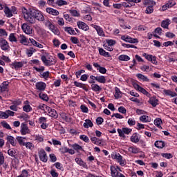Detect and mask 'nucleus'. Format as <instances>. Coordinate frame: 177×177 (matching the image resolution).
I'll list each match as a JSON object with an SVG mask.
<instances>
[{"mask_svg": "<svg viewBox=\"0 0 177 177\" xmlns=\"http://www.w3.org/2000/svg\"><path fill=\"white\" fill-rule=\"evenodd\" d=\"M106 44L109 46H113V45H115V40L106 39Z\"/></svg>", "mask_w": 177, "mask_h": 177, "instance_id": "nucleus-48", "label": "nucleus"}, {"mask_svg": "<svg viewBox=\"0 0 177 177\" xmlns=\"http://www.w3.org/2000/svg\"><path fill=\"white\" fill-rule=\"evenodd\" d=\"M12 66L15 67V68H21V67H23V63L22 62H14L12 64Z\"/></svg>", "mask_w": 177, "mask_h": 177, "instance_id": "nucleus-40", "label": "nucleus"}, {"mask_svg": "<svg viewBox=\"0 0 177 177\" xmlns=\"http://www.w3.org/2000/svg\"><path fill=\"white\" fill-rule=\"evenodd\" d=\"M121 39L125 41V42H129V44H138L139 42L138 39H133L129 36L125 37L123 35L121 37Z\"/></svg>", "mask_w": 177, "mask_h": 177, "instance_id": "nucleus-4", "label": "nucleus"}, {"mask_svg": "<svg viewBox=\"0 0 177 177\" xmlns=\"http://www.w3.org/2000/svg\"><path fill=\"white\" fill-rule=\"evenodd\" d=\"M123 129V133H126V135H129V133H131L132 132V129H128L127 127L122 128Z\"/></svg>", "mask_w": 177, "mask_h": 177, "instance_id": "nucleus-54", "label": "nucleus"}, {"mask_svg": "<svg viewBox=\"0 0 177 177\" xmlns=\"http://www.w3.org/2000/svg\"><path fill=\"white\" fill-rule=\"evenodd\" d=\"M7 140L12 145V146H16V141L15 140V138L12 136H8L7 137Z\"/></svg>", "mask_w": 177, "mask_h": 177, "instance_id": "nucleus-23", "label": "nucleus"}, {"mask_svg": "<svg viewBox=\"0 0 177 177\" xmlns=\"http://www.w3.org/2000/svg\"><path fill=\"white\" fill-rule=\"evenodd\" d=\"M161 124H162V120H161V118H156L154 120V124L158 127V128H162Z\"/></svg>", "mask_w": 177, "mask_h": 177, "instance_id": "nucleus-33", "label": "nucleus"}, {"mask_svg": "<svg viewBox=\"0 0 177 177\" xmlns=\"http://www.w3.org/2000/svg\"><path fill=\"white\" fill-rule=\"evenodd\" d=\"M70 13L72 15V16H74L75 17H80V14L78 13L77 10H69Z\"/></svg>", "mask_w": 177, "mask_h": 177, "instance_id": "nucleus-41", "label": "nucleus"}, {"mask_svg": "<svg viewBox=\"0 0 177 177\" xmlns=\"http://www.w3.org/2000/svg\"><path fill=\"white\" fill-rule=\"evenodd\" d=\"M8 154H9L11 157H14L15 158H17V151L15 149H11L8 151Z\"/></svg>", "mask_w": 177, "mask_h": 177, "instance_id": "nucleus-17", "label": "nucleus"}, {"mask_svg": "<svg viewBox=\"0 0 177 177\" xmlns=\"http://www.w3.org/2000/svg\"><path fill=\"white\" fill-rule=\"evenodd\" d=\"M24 17L26 21L30 23V24H34L35 23V19L39 21H44L45 17L39 10L34 9H29L28 10L26 8L22 10Z\"/></svg>", "mask_w": 177, "mask_h": 177, "instance_id": "nucleus-1", "label": "nucleus"}, {"mask_svg": "<svg viewBox=\"0 0 177 177\" xmlns=\"http://www.w3.org/2000/svg\"><path fill=\"white\" fill-rule=\"evenodd\" d=\"M172 45H174V42L172 41H166L165 43H163V46H172Z\"/></svg>", "mask_w": 177, "mask_h": 177, "instance_id": "nucleus-61", "label": "nucleus"}, {"mask_svg": "<svg viewBox=\"0 0 177 177\" xmlns=\"http://www.w3.org/2000/svg\"><path fill=\"white\" fill-rule=\"evenodd\" d=\"M9 39L10 42H17V39H16V37H15V34L11 33L9 37Z\"/></svg>", "mask_w": 177, "mask_h": 177, "instance_id": "nucleus-46", "label": "nucleus"}, {"mask_svg": "<svg viewBox=\"0 0 177 177\" xmlns=\"http://www.w3.org/2000/svg\"><path fill=\"white\" fill-rule=\"evenodd\" d=\"M46 12L47 13H49V15H53V16H57L59 15V11L50 8H47Z\"/></svg>", "mask_w": 177, "mask_h": 177, "instance_id": "nucleus-13", "label": "nucleus"}, {"mask_svg": "<svg viewBox=\"0 0 177 177\" xmlns=\"http://www.w3.org/2000/svg\"><path fill=\"white\" fill-rule=\"evenodd\" d=\"M155 146L158 149H163V147H165V143L163 141H156L155 142Z\"/></svg>", "mask_w": 177, "mask_h": 177, "instance_id": "nucleus-21", "label": "nucleus"}, {"mask_svg": "<svg viewBox=\"0 0 177 177\" xmlns=\"http://www.w3.org/2000/svg\"><path fill=\"white\" fill-rule=\"evenodd\" d=\"M62 118H63V120H64L66 122H71V118H70L67 113H62Z\"/></svg>", "mask_w": 177, "mask_h": 177, "instance_id": "nucleus-34", "label": "nucleus"}, {"mask_svg": "<svg viewBox=\"0 0 177 177\" xmlns=\"http://www.w3.org/2000/svg\"><path fill=\"white\" fill-rule=\"evenodd\" d=\"M143 3L145 5H156V2L151 0H143Z\"/></svg>", "mask_w": 177, "mask_h": 177, "instance_id": "nucleus-47", "label": "nucleus"}, {"mask_svg": "<svg viewBox=\"0 0 177 177\" xmlns=\"http://www.w3.org/2000/svg\"><path fill=\"white\" fill-rule=\"evenodd\" d=\"M118 59H119V60H121L122 62H128V60H130L131 58L128 55H122L119 56Z\"/></svg>", "mask_w": 177, "mask_h": 177, "instance_id": "nucleus-27", "label": "nucleus"}, {"mask_svg": "<svg viewBox=\"0 0 177 177\" xmlns=\"http://www.w3.org/2000/svg\"><path fill=\"white\" fill-rule=\"evenodd\" d=\"M50 175L53 176V177H59V174H57V172H56L55 170H51L50 171Z\"/></svg>", "mask_w": 177, "mask_h": 177, "instance_id": "nucleus-64", "label": "nucleus"}, {"mask_svg": "<svg viewBox=\"0 0 177 177\" xmlns=\"http://www.w3.org/2000/svg\"><path fill=\"white\" fill-rule=\"evenodd\" d=\"M153 12H154V8H153V6H149L147 7L145 10V13H147V15H151V13H153Z\"/></svg>", "mask_w": 177, "mask_h": 177, "instance_id": "nucleus-32", "label": "nucleus"}, {"mask_svg": "<svg viewBox=\"0 0 177 177\" xmlns=\"http://www.w3.org/2000/svg\"><path fill=\"white\" fill-rule=\"evenodd\" d=\"M91 89L95 92H100V91H102V88H100L97 84H92Z\"/></svg>", "mask_w": 177, "mask_h": 177, "instance_id": "nucleus-31", "label": "nucleus"}, {"mask_svg": "<svg viewBox=\"0 0 177 177\" xmlns=\"http://www.w3.org/2000/svg\"><path fill=\"white\" fill-rule=\"evenodd\" d=\"M118 132L119 133V136H120L121 138H125V135L124 134V130L122 129H118Z\"/></svg>", "mask_w": 177, "mask_h": 177, "instance_id": "nucleus-56", "label": "nucleus"}, {"mask_svg": "<svg viewBox=\"0 0 177 177\" xmlns=\"http://www.w3.org/2000/svg\"><path fill=\"white\" fill-rule=\"evenodd\" d=\"M83 127L84 128H92L93 127V123L92 122V121L89 119H86L85 120V122L83 124Z\"/></svg>", "mask_w": 177, "mask_h": 177, "instance_id": "nucleus-15", "label": "nucleus"}, {"mask_svg": "<svg viewBox=\"0 0 177 177\" xmlns=\"http://www.w3.org/2000/svg\"><path fill=\"white\" fill-rule=\"evenodd\" d=\"M95 81L100 82V84H106V77L101 75V76H96L95 77Z\"/></svg>", "mask_w": 177, "mask_h": 177, "instance_id": "nucleus-16", "label": "nucleus"}, {"mask_svg": "<svg viewBox=\"0 0 177 177\" xmlns=\"http://www.w3.org/2000/svg\"><path fill=\"white\" fill-rule=\"evenodd\" d=\"M97 70L101 73V74H106L107 70H106V68L104 67H100L97 68Z\"/></svg>", "mask_w": 177, "mask_h": 177, "instance_id": "nucleus-58", "label": "nucleus"}, {"mask_svg": "<svg viewBox=\"0 0 177 177\" xmlns=\"http://www.w3.org/2000/svg\"><path fill=\"white\" fill-rule=\"evenodd\" d=\"M99 53L101 56H104V57H111L110 54L106 52L103 48L99 49Z\"/></svg>", "mask_w": 177, "mask_h": 177, "instance_id": "nucleus-22", "label": "nucleus"}, {"mask_svg": "<svg viewBox=\"0 0 177 177\" xmlns=\"http://www.w3.org/2000/svg\"><path fill=\"white\" fill-rule=\"evenodd\" d=\"M24 111H26V113H30L31 110H32V108H31V106L30 105H25L23 107Z\"/></svg>", "mask_w": 177, "mask_h": 177, "instance_id": "nucleus-39", "label": "nucleus"}, {"mask_svg": "<svg viewBox=\"0 0 177 177\" xmlns=\"http://www.w3.org/2000/svg\"><path fill=\"white\" fill-rule=\"evenodd\" d=\"M49 30H50V31H52L55 35H60V30H59V29H57L55 25L51 26Z\"/></svg>", "mask_w": 177, "mask_h": 177, "instance_id": "nucleus-18", "label": "nucleus"}, {"mask_svg": "<svg viewBox=\"0 0 177 177\" xmlns=\"http://www.w3.org/2000/svg\"><path fill=\"white\" fill-rule=\"evenodd\" d=\"M103 118L102 117H98L97 119H96V122L97 124V125H102V124H103Z\"/></svg>", "mask_w": 177, "mask_h": 177, "instance_id": "nucleus-55", "label": "nucleus"}, {"mask_svg": "<svg viewBox=\"0 0 177 177\" xmlns=\"http://www.w3.org/2000/svg\"><path fill=\"white\" fill-rule=\"evenodd\" d=\"M97 32L98 35H100L101 37H104V32H103V29L100 27V28L97 30Z\"/></svg>", "mask_w": 177, "mask_h": 177, "instance_id": "nucleus-59", "label": "nucleus"}, {"mask_svg": "<svg viewBox=\"0 0 177 177\" xmlns=\"http://www.w3.org/2000/svg\"><path fill=\"white\" fill-rule=\"evenodd\" d=\"M77 26L84 31H88L89 30V26L82 21H77Z\"/></svg>", "mask_w": 177, "mask_h": 177, "instance_id": "nucleus-9", "label": "nucleus"}, {"mask_svg": "<svg viewBox=\"0 0 177 177\" xmlns=\"http://www.w3.org/2000/svg\"><path fill=\"white\" fill-rule=\"evenodd\" d=\"M0 46L3 50H8L9 49V44L6 39H0Z\"/></svg>", "mask_w": 177, "mask_h": 177, "instance_id": "nucleus-7", "label": "nucleus"}, {"mask_svg": "<svg viewBox=\"0 0 177 177\" xmlns=\"http://www.w3.org/2000/svg\"><path fill=\"white\" fill-rule=\"evenodd\" d=\"M171 20L169 19H166L165 21H162L161 22V27L163 28H168V26L170 24Z\"/></svg>", "mask_w": 177, "mask_h": 177, "instance_id": "nucleus-24", "label": "nucleus"}, {"mask_svg": "<svg viewBox=\"0 0 177 177\" xmlns=\"http://www.w3.org/2000/svg\"><path fill=\"white\" fill-rule=\"evenodd\" d=\"M80 138L82 140H84V142H86V143H88V142H89V138H88V136L85 135H82L80 136Z\"/></svg>", "mask_w": 177, "mask_h": 177, "instance_id": "nucleus-51", "label": "nucleus"}, {"mask_svg": "<svg viewBox=\"0 0 177 177\" xmlns=\"http://www.w3.org/2000/svg\"><path fill=\"white\" fill-rule=\"evenodd\" d=\"M21 28L25 34H27L28 35L32 34V29L31 28L30 26H28V24H24Z\"/></svg>", "mask_w": 177, "mask_h": 177, "instance_id": "nucleus-3", "label": "nucleus"}, {"mask_svg": "<svg viewBox=\"0 0 177 177\" xmlns=\"http://www.w3.org/2000/svg\"><path fill=\"white\" fill-rule=\"evenodd\" d=\"M118 111L119 113H122V114H127V109L124 106H120Z\"/></svg>", "mask_w": 177, "mask_h": 177, "instance_id": "nucleus-52", "label": "nucleus"}, {"mask_svg": "<svg viewBox=\"0 0 177 177\" xmlns=\"http://www.w3.org/2000/svg\"><path fill=\"white\" fill-rule=\"evenodd\" d=\"M122 93L120 91V88H118V87H115V97L116 99H120L122 95H121Z\"/></svg>", "mask_w": 177, "mask_h": 177, "instance_id": "nucleus-30", "label": "nucleus"}, {"mask_svg": "<svg viewBox=\"0 0 177 177\" xmlns=\"http://www.w3.org/2000/svg\"><path fill=\"white\" fill-rule=\"evenodd\" d=\"M149 103L153 106V107H156L157 104H158V100L156 97H151L149 100Z\"/></svg>", "mask_w": 177, "mask_h": 177, "instance_id": "nucleus-12", "label": "nucleus"}, {"mask_svg": "<svg viewBox=\"0 0 177 177\" xmlns=\"http://www.w3.org/2000/svg\"><path fill=\"white\" fill-rule=\"evenodd\" d=\"M1 125L3 128H6V129H12L10 125H9V124H8L6 122H2Z\"/></svg>", "mask_w": 177, "mask_h": 177, "instance_id": "nucleus-50", "label": "nucleus"}, {"mask_svg": "<svg viewBox=\"0 0 177 177\" xmlns=\"http://www.w3.org/2000/svg\"><path fill=\"white\" fill-rule=\"evenodd\" d=\"M23 139H26V138L19 137V136L16 138V140H17V142L19 143L21 146H26V143H24V142L23 141Z\"/></svg>", "mask_w": 177, "mask_h": 177, "instance_id": "nucleus-37", "label": "nucleus"}, {"mask_svg": "<svg viewBox=\"0 0 177 177\" xmlns=\"http://www.w3.org/2000/svg\"><path fill=\"white\" fill-rule=\"evenodd\" d=\"M20 43L26 45L27 44V38L24 35H20Z\"/></svg>", "mask_w": 177, "mask_h": 177, "instance_id": "nucleus-43", "label": "nucleus"}, {"mask_svg": "<svg viewBox=\"0 0 177 177\" xmlns=\"http://www.w3.org/2000/svg\"><path fill=\"white\" fill-rule=\"evenodd\" d=\"M161 156L164 158H167V160H169V158H172V157H174L171 153H161Z\"/></svg>", "mask_w": 177, "mask_h": 177, "instance_id": "nucleus-45", "label": "nucleus"}, {"mask_svg": "<svg viewBox=\"0 0 177 177\" xmlns=\"http://www.w3.org/2000/svg\"><path fill=\"white\" fill-rule=\"evenodd\" d=\"M39 97H40V99H41L42 100H45L46 102H48L49 100V97H48V95L44 93H40L39 94Z\"/></svg>", "mask_w": 177, "mask_h": 177, "instance_id": "nucleus-29", "label": "nucleus"}, {"mask_svg": "<svg viewBox=\"0 0 177 177\" xmlns=\"http://www.w3.org/2000/svg\"><path fill=\"white\" fill-rule=\"evenodd\" d=\"M64 31L70 34L71 35H75L77 33L75 32V30L73 29L71 27H65Z\"/></svg>", "mask_w": 177, "mask_h": 177, "instance_id": "nucleus-19", "label": "nucleus"}, {"mask_svg": "<svg viewBox=\"0 0 177 177\" xmlns=\"http://www.w3.org/2000/svg\"><path fill=\"white\" fill-rule=\"evenodd\" d=\"M166 5H167V8H172V6H175V5H176V3L172 0H170L167 2V3H166Z\"/></svg>", "mask_w": 177, "mask_h": 177, "instance_id": "nucleus-49", "label": "nucleus"}, {"mask_svg": "<svg viewBox=\"0 0 177 177\" xmlns=\"http://www.w3.org/2000/svg\"><path fill=\"white\" fill-rule=\"evenodd\" d=\"M140 121L142 122H150V119H149L147 115H142L140 118Z\"/></svg>", "mask_w": 177, "mask_h": 177, "instance_id": "nucleus-35", "label": "nucleus"}, {"mask_svg": "<svg viewBox=\"0 0 177 177\" xmlns=\"http://www.w3.org/2000/svg\"><path fill=\"white\" fill-rule=\"evenodd\" d=\"M111 176L113 177H117L119 175L118 171L114 166L111 167Z\"/></svg>", "mask_w": 177, "mask_h": 177, "instance_id": "nucleus-20", "label": "nucleus"}, {"mask_svg": "<svg viewBox=\"0 0 177 177\" xmlns=\"http://www.w3.org/2000/svg\"><path fill=\"white\" fill-rule=\"evenodd\" d=\"M129 151L131 153H133L134 154H136V153H139V150H138V148H135L133 147H130L129 148Z\"/></svg>", "mask_w": 177, "mask_h": 177, "instance_id": "nucleus-44", "label": "nucleus"}, {"mask_svg": "<svg viewBox=\"0 0 177 177\" xmlns=\"http://www.w3.org/2000/svg\"><path fill=\"white\" fill-rule=\"evenodd\" d=\"M48 115L50 117H52L53 118H57L58 115L57 112L56 110L51 109L48 112Z\"/></svg>", "mask_w": 177, "mask_h": 177, "instance_id": "nucleus-14", "label": "nucleus"}, {"mask_svg": "<svg viewBox=\"0 0 177 177\" xmlns=\"http://www.w3.org/2000/svg\"><path fill=\"white\" fill-rule=\"evenodd\" d=\"M50 158L52 162H56V161L57 160V158H56V156H55L54 153L50 154Z\"/></svg>", "mask_w": 177, "mask_h": 177, "instance_id": "nucleus-53", "label": "nucleus"}, {"mask_svg": "<svg viewBox=\"0 0 177 177\" xmlns=\"http://www.w3.org/2000/svg\"><path fill=\"white\" fill-rule=\"evenodd\" d=\"M55 3L58 6H64V5H68V3L64 0H57Z\"/></svg>", "mask_w": 177, "mask_h": 177, "instance_id": "nucleus-28", "label": "nucleus"}, {"mask_svg": "<svg viewBox=\"0 0 177 177\" xmlns=\"http://www.w3.org/2000/svg\"><path fill=\"white\" fill-rule=\"evenodd\" d=\"M73 149L74 150H76L77 151H80V150H82V147L80 146L78 144H74L72 145Z\"/></svg>", "mask_w": 177, "mask_h": 177, "instance_id": "nucleus-42", "label": "nucleus"}, {"mask_svg": "<svg viewBox=\"0 0 177 177\" xmlns=\"http://www.w3.org/2000/svg\"><path fill=\"white\" fill-rule=\"evenodd\" d=\"M4 13L7 17H12V16H13V14L12 13V10H10V9H9L8 7L5 8Z\"/></svg>", "mask_w": 177, "mask_h": 177, "instance_id": "nucleus-25", "label": "nucleus"}, {"mask_svg": "<svg viewBox=\"0 0 177 177\" xmlns=\"http://www.w3.org/2000/svg\"><path fill=\"white\" fill-rule=\"evenodd\" d=\"M0 118H8V115L6 112L0 111Z\"/></svg>", "mask_w": 177, "mask_h": 177, "instance_id": "nucleus-63", "label": "nucleus"}, {"mask_svg": "<svg viewBox=\"0 0 177 177\" xmlns=\"http://www.w3.org/2000/svg\"><path fill=\"white\" fill-rule=\"evenodd\" d=\"M131 6H135V3H139L142 0H126Z\"/></svg>", "mask_w": 177, "mask_h": 177, "instance_id": "nucleus-36", "label": "nucleus"}, {"mask_svg": "<svg viewBox=\"0 0 177 177\" xmlns=\"http://www.w3.org/2000/svg\"><path fill=\"white\" fill-rule=\"evenodd\" d=\"M34 52H35V49L30 48L29 50H27V55H28V56H31L32 53H34Z\"/></svg>", "mask_w": 177, "mask_h": 177, "instance_id": "nucleus-62", "label": "nucleus"}, {"mask_svg": "<svg viewBox=\"0 0 177 177\" xmlns=\"http://www.w3.org/2000/svg\"><path fill=\"white\" fill-rule=\"evenodd\" d=\"M46 84L44 82H39L36 84V89L38 91H45Z\"/></svg>", "mask_w": 177, "mask_h": 177, "instance_id": "nucleus-10", "label": "nucleus"}, {"mask_svg": "<svg viewBox=\"0 0 177 177\" xmlns=\"http://www.w3.org/2000/svg\"><path fill=\"white\" fill-rule=\"evenodd\" d=\"M41 61L44 63L45 66H53L56 64V60L53 57L48 58V59L45 55L41 56Z\"/></svg>", "mask_w": 177, "mask_h": 177, "instance_id": "nucleus-2", "label": "nucleus"}, {"mask_svg": "<svg viewBox=\"0 0 177 177\" xmlns=\"http://www.w3.org/2000/svg\"><path fill=\"white\" fill-rule=\"evenodd\" d=\"M162 89V92H164L166 96H171V97H175L176 96H177V93L174 91H171V90H166L164 88Z\"/></svg>", "mask_w": 177, "mask_h": 177, "instance_id": "nucleus-11", "label": "nucleus"}, {"mask_svg": "<svg viewBox=\"0 0 177 177\" xmlns=\"http://www.w3.org/2000/svg\"><path fill=\"white\" fill-rule=\"evenodd\" d=\"M131 141L133 142V143H138L139 137H138V134H133V136L131 137Z\"/></svg>", "mask_w": 177, "mask_h": 177, "instance_id": "nucleus-26", "label": "nucleus"}, {"mask_svg": "<svg viewBox=\"0 0 177 177\" xmlns=\"http://www.w3.org/2000/svg\"><path fill=\"white\" fill-rule=\"evenodd\" d=\"M0 92H9V82H3L0 85Z\"/></svg>", "mask_w": 177, "mask_h": 177, "instance_id": "nucleus-6", "label": "nucleus"}, {"mask_svg": "<svg viewBox=\"0 0 177 177\" xmlns=\"http://www.w3.org/2000/svg\"><path fill=\"white\" fill-rule=\"evenodd\" d=\"M137 77L138 78H139L140 80H142L143 81H146V82L149 81V79L147 78V77L143 75L142 74L138 73L137 74Z\"/></svg>", "mask_w": 177, "mask_h": 177, "instance_id": "nucleus-38", "label": "nucleus"}, {"mask_svg": "<svg viewBox=\"0 0 177 177\" xmlns=\"http://www.w3.org/2000/svg\"><path fill=\"white\" fill-rule=\"evenodd\" d=\"M39 157L41 161L46 162L48 161V156H46V152L44 149H41L39 152Z\"/></svg>", "mask_w": 177, "mask_h": 177, "instance_id": "nucleus-5", "label": "nucleus"}, {"mask_svg": "<svg viewBox=\"0 0 177 177\" xmlns=\"http://www.w3.org/2000/svg\"><path fill=\"white\" fill-rule=\"evenodd\" d=\"M71 42H73V44H78V42H80V41L78 40V38L75 37H71Z\"/></svg>", "mask_w": 177, "mask_h": 177, "instance_id": "nucleus-60", "label": "nucleus"}, {"mask_svg": "<svg viewBox=\"0 0 177 177\" xmlns=\"http://www.w3.org/2000/svg\"><path fill=\"white\" fill-rule=\"evenodd\" d=\"M80 109L82 113H88V107H86L85 105H81Z\"/></svg>", "mask_w": 177, "mask_h": 177, "instance_id": "nucleus-57", "label": "nucleus"}, {"mask_svg": "<svg viewBox=\"0 0 177 177\" xmlns=\"http://www.w3.org/2000/svg\"><path fill=\"white\" fill-rule=\"evenodd\" d=\"M30 131V129H28V127H27V124L25 123H21V135H27L28 132Z\"/></svg>", "mask_w": 177, "mask_h": 177, "instance_id": "nucleus-8", "label": "nucleus"}]
</instances>
